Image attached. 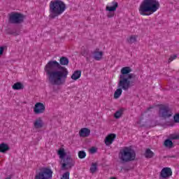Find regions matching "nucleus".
Here are the masks:
<instances>
[{
  "instance_id": "obj_1",
  "label": "nucleus",
  "mask_w": 179,
  "mask_h": 179,
  "mask_svg": "<svg viewBox=\"0 0 179 179\" xmlns=\"http://www.w3.org/2000/svg\"><path fill=\"white\" fill-rule=\"evenodd\" d=\"M68 64H69V59L66 57H62L59 63L55 60H50L48 62L44 71L50 85L61 86L65 83L69 72L66 68L61 65H68Z\"/></svg>"
},
{
  "instance_id": "obj_2",
  "label": "nucleus",
  "mask_w": 179,
  "mask_h": 179,
  "mask_svg": "<svg viewBox=\"0 0 179 179\" xmlns=\"http://www.w3.org/2000/svg\"><path fill=\"white\" fill-rule=\"evenodd\" d=\"M132 69L129 66H124L122 68L120 75V80L117 84L118 89L114 93V99H120L122 94V90L125 92L128 91L129 87L134 86V80L136 78L134 73H131Z\"/></svg>"
},
{
  "instance_id": "obj_3",
  "label": "nucleus",
  "mask_w": 179,
  "mask_h": 179,
  "mask_svg": "<svg viewBox=\"0 0 179 179\" xmlns=\"http://www.w3.org/2000/svg\"><path fill=\"white\" fill-rule=\"evenodd\" d=\"M160 8V3L157 0H143L139 7V13L143 16H149L155 13ZM151 12L152 13H148Z\"/></svg>"
},
{
  "instance_id": "obj_4",
  "label": "nucleus",
  "mask_w": 179,
  "mask_h": 179,
  "mask_svg": "<svg viewBox=\"0 0 179 179\" xmlns=\"http://www.w3.org/2000/svg\"><path fill=\"white\" fill-rule=\"evenodd\" d=\"M49 7L50 19H55L59 15H62L66 9V5L61 0L51 1Z\"/></svg>"
},
{
  "instance_id": "obj_5",
  "label": "nucleus",
  "mask_w": 179,
  "mask_h": 179,
  "mask_svg": "<svg viewBox=\"0 0 179 179\" xmlns=\"http://www.w3.org/2000/svg\"><path fill=\"white\" fill-rule=\"evenodd\" d=\"M57 155H59V158L61 159V170L63 171L71 170V169L75 166V161H73L71 155L66 156V152H65L64 148H60L57 152Z\"/></svg>"
},
{
  "instance_id": "obj_6",
  "label": "nucleus",
  "mask_w": 179,
  "mask_h": 179,
  "mask_svg": "<svg viewBox=\"0 0 179 179\" xmlns=\"http://www.w3.org/2000/svg\"><path fill=\"white\" fill-rule=\"evenodd\" d=\"M120 160L124 163L128 162H133L136 157V153L135 150H132L129 147H125L122 151H120Z\"/></svg>"
},
{
  "instance_id": "obj_7",
  "label": "nucleus",
  "mask_w": 179,
  "mask_h": 179,
  "mask_svg": "<svg viewBox=\"0 0 179 179\" xmlns=\"http://www.w3.org/2000/svg\"><path fill=\"white\" fill-rule=\"evenodd\" d=\"M158 115L162 120H168L173 117V112L170 107L166 105H161L159 108Z\"/></svg>"
},
{
  "instance_id": "obj_8",
  "label": "nucleus",
  "mask_w": 179,
  "mask_h": 179,
  "mask_svg": "<svg viewBox=\"0 0 179 179\" xmlns=\"http://www.w3.org/2000/svg\"><path fill=\"white\" fill-rule=\"evenodd\" d=\"M35 179H52V170L49 168H42L35 176Z\"/></svg>"
},
{
  "instance_id": "obj_9",
  "label": "nucleus",
  "mask_w": 179,
  "mask_h": 179,
  "mask_svg": "<svg viewBox=\"0 0 179 179\" xmlns=\"http://www.w3.org/2000/svg\"><path fill=\"white\" fill-rule=\"evenodd\" d=\"M23 20V15L17 12H12L8 14V22L11 24H20Z\"/></svg>"
},
{
  "instance_id": "obj_10",
  "label": "nucleus",
  "mask_w": 179,
  "mask_h": 179,
  "mask_svg": "<svg viewBox=\"0 0 179 179\" xmlns=\"http://www.w3.org/2000/svg\"><path fill=\"white\" fill-rule=\"evenodd\" d=\"M173 176V171L171 168L165 167L163 168L159 174V179H168Z\"/></svg>"
},
{
  "instance_id": "obj_11",
  "label": "nucleus",
  "mask_w": 179,
  "mask_h": 179,
  "mask_svg": "<svg viewBox=\"0 0 179 179\" xmlns=\"http://www.w3.org/2000/svg\"><path fill=\"white\" fill-rule=\"evenodd\" d=\"M111 3L113 5L112 6H107L106 8V10L110 12L107 15L109 18L114 17L115 13L113 12H115V10H117V8H118V3L117 1H113Z\"/></svg>"
},
{
  "instance_id": "obj_12",
  "label": "nucleus",
  "mask_w": 179,
  "mask_h": 179,
  "mask_svg": "<svg viewBox=\"0 0 179 179\" xmlns=\"http://www.w3.org/2000/svg\"><path fill=\"white\" fill-rule=\"evenodd\" d=\"M45 111V106L41 102H38L34 108V114H43Z\"/></svg>"
},
{
  "instance_id": "obj_13",
  "label": "nucleus",
  "mask_w": 179,
  "mask_h": 179,
  "mask_svg": "<svg viewBox=\"0 0 179 179\" xmlns=\"http://www.w3.org/2000/svg\"><path fill=\"white\" fill-rule=\"evenodd\" d=\"M117 138V136L114 134H110L105 138V143L107 146H110L113 142H114V140Z\"/></svg>"
},
{
  "instance_id": "obj_14",
  "label": "nucleus",
  "mask_w": 179,
  "mask_h": 179,
  "mask_svg": "<svg viewBox=\"0 0 179 179\" xmlns=\"http://www.w3.org/2000/svg\"><path fill=\"white\" fill-rule=\"evenodd\" d=\"M79 135L81 138H87L90 135V129L86 127L82 128L79 131Z\"/></svg>"
},
{
  "instance_id": "obj_15",
  "label": "nucleus",
  "mask_w": 179,
  "mask_h": 179,
  "mask_svg": "<svg viewBox=\"0 0 179 179\" xmlns=\"http://www.w3.org/2000/svg\"><path fill=\"white\" fill-rule=\"evenodd\" d=\"M34 127L36 128V129H40V128H43V127H44V122H43L41 117H39L35 120L34 122Z\"/></svg>"
},
{
  "instance_id": "obj_16",
  "label": "nucleus",
  "mask_w": 179,
  "mask_h": 179,
  "mask_svg": "<svg viewBox=\"0 0 179 179\" xmlns=\"http://www.w3.org/2000/svg\"><path fill=\"white\" fill-rule=\"evenodd\" d=\"M9 145L5 143L0 144V153H6L9 150Z\"/></svg>"
},
{
  "instance_id": "obj_17",
  "label": "nucleus",
  "mask_w": 179,
  "mask_h": 179,
  "mask_svg": "<svg viewBox=\"0 0 179 179\" xmlns=\"http://www.w3.org/2000/svg\"><path fill=\"white\" fill-rule=\"evenodd\" d=\"M80 76H82V71L80 70H77L72 74L71 79H73V80H78Z\"/></svg>"
},
{
  "instance_id": "obj_18",
  "label": "nucleus",
  "mask_w": 179,
  "mask_h": 179,
  "mask_svg": "<svg viewBox=\"0 0 179 179\" xmlns=\"http://www.w3.org/2000/svg\"><path fill=\"white\" fill-rule=\"evenodd\" d=\"M94 58L96 59V61H100L103 58V52H99V50H95L94 52Z\"/></svg>"
},
{
  "instance_id": "obj_19",
  "label": "nucleus",
  "mask_w": 179,
  "mask_h": 179,
  "mask_svg": "<svg viewBox=\"0 0 179 179\" xmlns=\"http://www.w3.org/2000/svg\"><path fill=\"white\" fill-rule=\"evenodd\" d=\"M144 156H145V157H146V159H152V157H153L155 156V152H153L152 150H150V148H148L145 150Z\"/></svg>"
},
{
  "instance_id": "obj_20",
  "label": "nucleus",
  "mask_w": 179,
  "mask_h": 179,
  "mask_svg": "<svg viewBox=\"0 0 179 179\" xmlns=\"http://www.w3.org/2000/svg\"><path fill=\"white\" fill-rule=\"evenodd\" d=\"M164 145L165 148H169L171 149L174 146V143H173V141L170 138L165 140Z\"/></svg>"
},
{
  "instance_id": "obj_21",
  "label": "nucleus",
  "mask_w": 179,
  "mask_h": 179,
  "mask_svg": "<svg viewBox=\"0 0 179 179\" xmlns=\"http://www.w3.org/2000/svg\"><path fill=\"white\" fill-rule=\"evenodd\" d=\"M13 90H21V89H23V85L21 83H15L13 85Z\"/></svg>"
},
{
  "instance_id": "obj_22",
  "label": "nucleus",
  "mask_w": 179,
  "mask_h": 179,
  "mask_svg": "<svg viewBox=\"0 0 179 179\" xmlns=\"http://www.w3.org/2000/svg\"><path fill=\"white\" fill-rule=\"evenodd\" d=\"M123 112H124L123 109H120L119 110L116 111L114 114L115 118H116V120L121 118V117L122 116Z\"/></svg>"
},
{
  "instance_id": "obj_23",
  "label": "nucleus",
  "mask_w": 179,
  "mask_h": 179,
  "mask_svg": "<svg viewBox=\"0 0 179 179\" xmlns=\"http://www.w3.org/2000/svg\"><path fill=\"white\" fill-rule=\"evenodd\" d=\"M97 171V164L96 163H92V166L90 167V172L93 174L96 173Z\"/></svg>"
},
{
  "instance_id": "obj_24",
  "label": "nucleus",
  "mask_w": 179,
  "mask_h": 179,
  "mask_svg": "<svg viewBox=\"0 0 179 179\" xmlns=\"http://www.w3.org/2000/svg\"><path fill=\"white\" fill-rule=\"evenodd\" d=\"M127 42L129 43V44L136 43V36H130L129 38L127 39Z\"/></svg>"
},
{
  "instance_id": "obj_25",
  "label": "nucleus",
  "mask_w": 179,
  "mask_h": 179,
  "mask_svg": "<svg viewBox=\"0 0 179 179\" xmlns=\"http://www.w3.org/2000/svg\"><path fill=\"white\" fill-rule=\"evenodd\" d=\"M78 157L79 159H85L86 157V152L83 150L78 152Z\"/></svg>"
},
{
  "instance_id": "obj_26",
  "label": "nucleus",
  "mask_w": 179,
  "mask_h": 179,
  "mask_svg": "<svg viewBox=\"0 0 179 179\" xmlns=\"http://www.w3.org/2000/svg\"><path fill=\"white\" fill-rule=\"evenodd\" d=\"M69 171L65 172L64 173H63L60 179H69Z\"/></svg>"
},
{
  "instance_id": "obj_27",
  "label": "nucleus",
  "mask_w": 179,
  "mask_h": 179,
  "mask_svg": "<svg viewBox=\"0 0 179 179\" xmlns=\"http://www.w3.org/2000/svg\"><path fill=\"white\" fill-rule=\"evenodd\" d=\"M170 139L172 140V141L178 140L179 139V135L171 134L170 135Z\"/></svg>"
},
{
  "instance_id": "obj_28",
  "label": "nucleus",
  "mask_w": 179,
  "mask_h": 179,
  "mask_svg": "<svg viewBox=\"0 0 179 179\" xmlns=\"http://www.w3.org/2000/svg\"><path fill=\"white\" fill-rule=\"evenodd\" d=\"M173 121L176 124H179V113H177L173 116Z\"/></svg>"
},
{
  "instance_id": "obj_29",
  "label": "nucleus",
  "mask_w": 179,
  "mask_h": 179,
  "mask_svg": "<svg viewBox=\"0 0 179 179\" xmlns=\"http://www.w3.org/2000/svg\"><path fill=\"white\" fill-rule=\"evenodd\" d=\"M177 58V55H174L170 57V58L169 59V64H170V62H171L172 61H174V59H176Z\"/></svg>"
},
{
  "instance_id": "obj_30",
  "label": "nucleus",
  "mask_w": 179,
  "mask_h": 179,
  "mask_svg": "<svg viewBox=\"0 0 179 179\" xmlns=\"http://www.w3.org/2000/svg\"><path fill=\"white\" fill-rule=\"evenodd\" d=\"M96 152H97V149H96V148L92 147V148L90 149V153H96Z\"/></svg>"
},
{
  "instance_id": "obj_31",
  "label": "nucleus",
  "mask_w": 179,
  "mask_h": 179,
  "mask_svg": "<svg viewBox=\"0 0 179 179\" xmlns=\"http://www.w3.org/2000/svg\"><path fill=\"white\" fill-rule=\"evenodd\" d=\"M5 50V48L0 47V57L3 54V50Z\"/></svg>"
},
{
  "instance_id": "obj_32",
  "label": "nucleus",
  "mask_w": 179,
  "mask_h": 179,
  "mask_svg": "<svg viewBox=\"0 0 179 179\" xmlns=\"http://www.w3.org/2000/svg\"><path fill=\"white\" fill-rule=\"evenodd\" d=\"M152 108H153V106H150L148 108H147L146 111L144 112V114H146V113H148V111H150V110H152Z\"/></svg>"
},
{
  "instance_id": "obj_33",
  "label": "nucleus",
  "mask_w": 179,
  "mask_h": 179,
  "mask_svg": "<svg viewBox=\"0 0 179 179\" xmlns=\"http://www.w3.org/2000/svg\"><path fill=\"white\" fill-rule=\"evenodd\" d=\"M131 169H132V168H131V166H125L124 167V170H131Z\"/></svg>"
},
{
  "instance_id": "obj_34",
  "label": "nucleus",
  "mask_w": 179,
  "mask_h": 179,
  "mask_svg": "<svg viewBox=\"0 0 179 179\" xmlns=\"http://www.w3.org/2000/svg\"><path fill=\"white\" fill-rule=\"evenodd\" d=\"M12 178L10 176V177H8L6 178V179H11Z\"/></svg>"
},
{
  "instance_id": "obj_35",
  "label": "nucleus",
  "mask_w": 179,
  "mask_h": 179,
  "mask_svg": "<svg viewBox=\"0 0 179 179\" xmlns=\"http://www.w3.org/2000/svg\"><path fill=\"white\" fill-rule=\"evenodd\" d=\"M171 127H174V124H171Z\"/></svg>"
},
{
  "instance_id": "obj_36",
  "label": "nucleus",
  "mask_w": 179,
  "mask_h": 179,
  "mask_svg": "<svg viewBox=\"0 0 179 179\" xmlns=\"http://www.w3.org/2000/svg\"><path fill=\"white\" fill-rule=\"evenodd\" d=\"M23 19H24V15L23 16Z\"/></svg>"
},
{
  "instance_id": "obj_37",
  "label": "nucleus",
  "mask_w": 179,
  "mask_h": 179,
  "mask_svg": "<svg viewBox=\"0 0 179 179\" xmlns=\"http://www.w3.org/2000/svg\"><path fill=\"white\" fill-rule=\"evenodd\" d=\"M172 157H176L175 156H172Z\"/></svg>"
}]
</instances>
